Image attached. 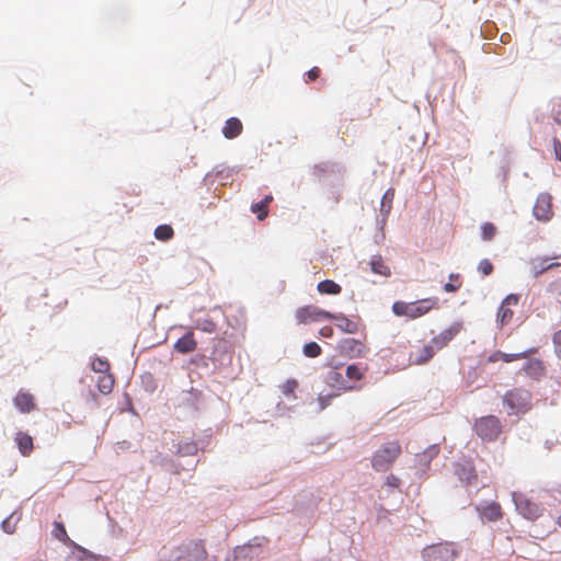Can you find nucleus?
<instances>
[{
    "label": "nucleus",
    "instance_id": "obj_13",
    "mask_svg": "<svg viewBox=\"0 0 561 561\" xmlns=\"http://www.w3.org/2000/svg\"><path fill=\"white\" fill-rule=\"evenodd\" d=\"M435 355V347L432 343L425 344L422 347L412 351L409 355V362L411 365H424L428 363Z\"/></svg>",
    "mask_w": 561,
    "mask_h": 561
},
{
    "label": "nucleus",
    "instance_id": "obj_43",
    "mask_svg": "<svg viewBox=\"0 0 561 561\" xmlns=\"http://www.w3.org/2000/svg\"><path fill=\"white\" fill-rule=\"evenodd\" d=\"M320 76V69L318 67H313L307 72V78L309 81H314Z\"/></svg>",
    "mask_w": 561,
    "mask_h": 561
},
{
    "label": "nucleus",
    "instance_id": "obj_29",
    "mask_svg": "<svg viewBox=\"0 0 561 561\" xmlns=\"http://www.w3.org/2000/svg\"><path fill=\"white\" fill-rule=\"evenodd\" d=\"M173 234V228L169 225H160L154 230V237L160 241H168Z\"/></svg>",
    "mask_w": 561,
    "mask_h": 561
},
{
    "label": "nucleus",
    "instance_id": "obj_4",
    "mask_svg": "<svg viewBox=\"0 0 561 561\" xmlns=\"http://www.w3.org/2000/svg\"><path fill=\"white\" fill-rule=\"evenodd\" d=\"M474 432L484 442H494L502 433V424L494 415L481 416L474 421Z\"/></svg>",
    "mask_w": 561,
    "mask_h": 561
},
{
    "label": "nucleus",
    "instance_id": "obj_28",
    "mask_svg": "<svg viewBox=\"0 0 561 561\" xmlns=\"http://www.w3.org/2000/svg\"><path fill=\"white\" fill-rule=\"evenodd\" d=\"M197 453V445L193 440H182L178 445L176 454L180 456H192Z\"/></svg>",
    "mask_w": 561,
    "mask_h": 561
},
{
    "label": "nucleus",
    "instance_id": "obj_39",
    "mask_svg": "<svg viewBox=\"0 0 561 561\" xmlns=\"http://www.w3.org/2000/svg\"><path fill=\"white\" fill-rule=\"evenodd\" d=\"M552 342L556 355L561 359V329L553 334Z\"/></svg>",
    "mask_w": 561,
    "mask_h": 561
},
{
    "label": "nucleus",
    "instance_id": "obj_38",
    "mask_svg": "<svg viewBox=\"0 0 561 561\" xmlns=\"http://www.w3.org/2000/svg\"><path fill=\"white\" fill-rule=\"evenodd\" d=\"M478 271L483 275L488 276L493 272V265L488 259H483L479 262Z\"/></svg>",
    "mask_w": 561,
    "mask_h": 561
},
{
    "label": "nucleus",
    "instance_id": "obj_25",
    "mask_svg": "<svg viewBox=\"0 0 561 561\" xmlns=\"http://www.w3.org/2000/svg\"><path fill=\"white\" fill-rule=\"evenodd\" d=\"M114 383L115 380L113 375L107 373L99 376L96 387L101 393L108 394L110 392H112Z\"/></svg>",
    "mask_w": 561,
    "mask_h": 561
},
{
    "label": "nucleus",
    "instance_id": "obj_31",
    "mask_svg": "<svg viewBox=\"0 0 561 561\" xmlns=\"http://www.w3.org/2000/svg\"><path fill=\"white\" fill-rule=\"evenodd\" d=\"M302 352L305 356L314 358L321 354V347L316 342H309L304 345Z\"/></svg>",
    "mask_w": 561,
    "mask_h": 561
},
{
    "label": "nucleus",
    "instance_id": "obj_41",
    "mask_svg": "<svg viewBox=\"0 0 561 561\" xmlns=\"http://www.w3.org/2000/svg\"><path fill=\"white\" fill-rule=\"evenodd\" d=\"M552 147L554 157L558 161H561V141L558 138L552 139Z\"/></svg>",
    "mask_w": 561,
    "mask_h": 561
},
{
    "label": "nucleus",
    "instance_id": "obj_49",
    "mask_svg": "<svg viewBox=\"0 0 561 561\" xmlns=\"http://www.w3.org/2000/svg\"><path fill=\"white\" fill-rule=\"evenodd\" d=\"M557 524L561 527V515L558 517Z\"/></svg>",
    "mask_w": 561,
    "mask_h": 561
},
{
    "label": "nucleus",
    "instance_id": "obj_22",
    "mask_svg": "<svg viewBox=\"0 0 561 561\" xmlns=\"http://www.w3.org/2000/svg\"><path fill=\"white\" fill-rule=\"evenodd\" d=\"M481 516L489 522H496L502 518V507L499 503L492 502L481 511Z\"/></svg>",
    "mask_w": 561,
    "mask_h": 561
},
{
    "label": "nucleus",
    "instance_id": "obj_42",
    "mask_svg": "<svg viewBox=\"0 0 561 561\" xmlns=\"http://www.w3.org/2000/svg\"><path fill=\"white\" fill-rule=\"evenodd\" d=\"M400 484V479L393 474H389L387 478H386V485L390 486V488H398Z\"/></svg>",
    "mask_w": 561,
    "mask_h": 561
},
{
    "label": "nucleus",
    "instance_id": "obj_35",
    "mask_svg": "<svg viewBox=\"0 0 561 561\" xmlns=\"http://www.w3.org/2000/svg\"><path fill=\"white\" fill-rule=\"evenodd\" d=\"M196 328L204 332L213 333L216 331V323L210 319L198 320Z\"/></svg>",
    "mask_w": 561,
    "mask_h": 561
},
{
    "label": "nucleus",
    "instance_id": "obj_21",
    "mask_svg": "<svg viewBox=\"0 0 561 561\" xmlns=\"http://www.w3.org/2000/svg\"><path fill=\"white\" fill-rule=\"evenodd\" d=\"M243 130V125L241 121L237 117H230L226 121L225 126L222 127V134L227 139H233L241 135Z\"/></svg>",
    "mask_w": 561,
    "mask_h": 561
},
{
    "label": "nucleus",
    "instance_id": "obj_47",
    "mask_svg": "<svg viewBox=\"0 0 561 561\" xmlns=\"http://www.w3.org/2000/svg\"><path fill=\"white\" fill-rule=\"evenodd\" d=\"M244 552V548L236 550V556L241 554Z\"/></svg>",
    "mask_w": 561,
    "mask_h": 561
},
{
    "label": "nucleus",
    "instance_id": "obj_34",
    "mask_svg": "<svg viewBox=\"0 0 561 561\" xmlns=\"http://www.w3.org/2000/svg\"><path fill=\"white\" fill-rule=\"evenodd\" d=\"M251 211L256 214L259 220H263L268 215V208L261 202L251 205Z\"/></svg>",
    "mask_w": 561,
    "mask_h": 561
},
{
    "label": "nucleus",
    "instance_id": "obj_3",
    "mask_svg": "<svg viewBox=\"0 0 561 561\" xmlns=\"http://www.w3.org/2000/svg\"><path fill=\"white\" fill-rule=\"evenodd\" d=\"M206 556L202 540H187L172 550V561H202Z\"/></svg>",
    "mask_w": 561,
    "mask_h": 561
},
{
    "label": "nucleus",
    "instance_id": "obj_14",
    "mask_svg": "<svg viewBox=\"0 0 561 561\" xmlns=\"http://www.w3.org/2000/svg\"><path fill=\"white\" fill-rule=\"evenodd\" d=\"M538 352V348L537 347H530L524 352H520V353H514V354H507V353H503L501 351H497V352H494L493 354H491L489 356V362H497V360H503L505 363H511V362H514V360H518V359H523V358H528L529 356L536 354Z\"/></svg>",
    "mask_w": 561,
    "mask_h": 561
},
{
    "label": "nucleus",
    "instance_id": "obj_1",
    "mask_svg": "<svg viewBox=\"0 0 561 561\" xmlns=\"http://www.w3.org/2000/svg\"><path fill=\"white\" fill-rule=\"evenodd\" d=\"M438 307L436 297L420 299L414 302L396 301L392 305V312L398 317L417 319Z\"/></svg>",
    "mask_w": 561,
    "mask_h": 561
},
{
    "label": "nucleus",
    "instance_id": "obj_12",
    "mask_svg": "<svg viewBox=\"0 0 561 561\" xmlns=\"http://www.w3.org/2000/svg\"><path fill=\"white\" fill-rule=\"evenodd\" d=\"M327 382L342 391H352L358 388L356 385L347 383L345 381V373L343 374L339 367H334L328 371Z\"/></svg>",
    "mask_w": 561,
    "mask_h": 561
},
{
    "label": "nucleus",
    "instance_id": "obj_7",
    "mask_svg": "<svg viewBox=\"0 0 561 561\" xmlns=\"http://www.w3.org/2000/svg\"><path fill=\"white\" fill-rule=\"evenodd\" d=\"M513 501L515 503L516 510L527 519L535 520L537 519L541 513V507L527 499L525 495L520 493H513Z\"/></svg>",
    "mask_w": 561,
    "mask_h": 561
},
{
    "label": "nucleus",
    "instance_id": "obj_10",
    "mask_svg": "<svg viewBox=\"0 0 561 561\" xmlns=\"http://www.w3.org/2000/svg\"><path fill=\"white\" fill-rule=\"evenodd\" d=\"M519 297L515 294H510L502 301L499 310H497V321L504 325L512 321L514 312L512 307L517 306Z\"/></svg>",
    "mask_w": 561,
    "mask_h": 561
},
{
    "label": "nucleus",
    "instance_id": "obj_30",
    "mask_svg": "<svg viewBox=\"0 0 561 561\" xmlns=\"http://www.w3.org/2000/svg\"><path fill=\"white\" fill-rule=\"evenodd\" d=\"M91 368L101 375L110 373V363L106 359L103 358H94Z\"/></svg>",
    "mask_w": 561,
    "mask_h": 561
},
{
    "label": "nucleus",
    "instance_id": "obj_23",
    "mask_svg": "<svg viewBox=\"0 0 561 561\" xmlns=\"http://www.w3.org/2000/svg\"><path fill=\"white\" fill-rule=\"evenodd\" d=\"M370 267L375 274L388 277L391 274L390 267L385 263L380 255H374L370 259Z\"/></svg>",
    "mask_w": 561,
    "mask_h": 561
},
{
    "label": "nucleus",
    "instance_id": "obj_46",
    "mask_svg": "<svg viewBox=\"0 0 561 561\" xmlns=\"http://www.w3.org/2000/svg\"><path fill=\"white\" fill-rule=\"evenodd\" d=\"M554 121L561 125V110H558L554 114Z\"/></svg>",
    "mask_w": 561,
    "mask_h": 561
},
{
    "label": "nucleus",
    "instance_id": "obj_5",
    "mask_svg": "<svg viewBox=\"0 0 561 561\" xmlns=\"http://www.w3.org/2000/svg\"><path fill=\"white\" fill-rule=\"evenodd\" d=\"M503 402L508 414L522 413L530 405V393L523 389H514L505 393Z\"/></svg>",
    "mask_w": 561,
    "mask_h": 561
},
{
    "label": "nucleus",
    "instance_id": "obj_48",
    "mask_svg": "<svg viewBox=\"0 0 561 561\" xmlns=\"http://www.w3.org/2000/svg\"><path fill=\"white\" fill-rule=\"evenodd\" d=\"M7 525H8V522H3L2 527L4 528L5 531L11 533V530H8Z\"/></svg>",
    "mask_w": 561,
    "mask_h": 561
},
{
    "label": "nucleus",
    "instance_id": "obj_16",
    "mask_svg": "<svg viewBox=\"0 0 561 561\" xmlns=\"http://www.w3.org/2000/svg\"><path fill=\"white\" fill-rule=\"evenodd\" d=\"M527 359L528 360L523 367L525 374L535 380L541 379L546 375V366L543 362L539 358H530V356Z\"/></svg>",
    "mask_w": 561,
    "mask_h": 561
},
{
    "label": "nucleus",
    "instance_id": "obj_18",
    "mask_svg": "<svg viewBox=\"0 0 561 561\" xmlns=\"http://www.w3.org/2000/svg\"><path fill=\"white\" fill-rule=\"evenodd\" d=\"M197 348V342L194 339V333L190 330L186 334L180 337L174 343V350L181 354H188Z\"/></svg>",
    "mask_w": 561,
    "mask_h": 561
},
{
    "label": "nucleus",
    "instance_id": "obj_19",
    "mask_svg": "<svg viewBox=\"0 0 561 561\" xmlns=\"http://www.w3.org/2000/svg\"><path fill=\"white\" fill-rule=\"evenodd\" d=\"M531 274L535 277H538L539 275L543 274L545 272L560 266V263L558 262H550L549 257H536L531 261Z\"/></svg>",
    "mask_w": 561,
    "mask_h": 561
},
{
    "label": "nucleus",
    "instance_id": "obj_32",
    "mask_svg": "<svg viewBox=\"0 0 561 561\" xmlns=\"http://www.w3.org/2000/svg\"><path fill=\"white\" fill-rule=\"evenodd\" d=\"M298 388V381L296 379H288L282 386V392L286 397H295V391Z\"/></svg>",
    "mask_w": 561,
    "mask_h": 561
},
{
    "label": "nucleus",
    "instance_id": "obj_45",
    "mask_svg": "<svg viewBox=\"0 0 561 561\" xmlns=\"http://www.w3.org/2000/svg\"><path fill=\"white\" fill-rule=\"evenodd\" d=\"M273 201V196L272 195H266L262 201L261 203L264 204L265 207L268 208V204Z\"/></svg>",
    "mask_w": 561,
    "mask_h": 561
},
{
    "label": "nucleus",
    "instance_id": "obj_40",
    "mask_svg": "<svg viewBox=\"0 0 561 561\" xmlns=\"http://www.w3.org/2000/svg\"><path fill=\"white\" fill-rule=\"evenodd\" d=\"M335 397H336V394L320 396V397L318 398V402H319V405H320V410L325 409V408L330 404L331 400H332L333 398H335Z\"/></svg>",
    "mask_w": 561,
    "mask_h": 561
},
{
    "label": "nucleus",
    "instance_id": "obj_11",
    "mask_svg": "<svg viewBox=\"0 0 561 561\" xmlns=\"http://www.w3.org/2000/svg\"><path fill=\"white\" fill-rule=\"evenodd\" d=\"M551 196L549 194H540L534 206V215L537 219L547 221L552 216Z\"/></svg>",
    "mask_w": 561,
    "mask_h": 561
},
{
    "label": "nucleus",
    "instance_id": "obj_9",
    "mask_svg": "<svg viewBox=\"0 0 561 561\" xmlns=\"http://www.w3.org/2000/svg\"><path fill=\"white\" fill-rule=\"evenodd\" d=\"M422 558L424 561H449L451 552L446 545H433L423 549Z\"/></svg>",
    "mask_w": 561,
    "mask_h": 561
},
{
    "label": "nucleus",
    "instance_id": "obj_44",
    "mask_svg": "<svg viewBox=\"0 0 561 561\" xmlns=\"http://www.w3.org/2000/svg\"><path fill=\"white\" fill-rule=\"evenodd\" d=\"M320 335L324 337H331L333 335V329L329 325H325L320 329Z\"/></svg>",
    "mask_w": 561,
    "mask_h": 561
},
{
    "label": "nucleus",
    "instance_id": "obj_2",
    "mask_svg": "<svg viewBox=\"0 0 561 561\" xmlns=\"http://www.w3.org/2000/svg\"><path fill=\"white\" fill-rule=\"evenodd\" d=\"M402 453L399 442H388L377 449L371 458V467L378 472L388 471Z\"/></svg>",
    "mask_w": 561,
    "mask_h": 561
},
{
    "label": "nucleus",
    "instance_id": "obj_20",
    "mask_svg": "<svg viewBox=\"0 0 561 561\" xmlns=\"http://www.w3.org/2000/svg\"><path fill=\"white\" fill-rule=\"evenodd\" d=\"M367 371V367L362 364H351L346 366L345 381L347 383L356 385L357 381L362 380Z\"/></svg>",
    "mask_w": 561,
    "mask_h": 561
},
{
    "label": "nucleus",
    "instance_id": "obj_26",
    "mask_svg": "<svg viewBox=\"0 0 561 561\" xmlns=\"http://www.w3.org/2000/svg\"><path fill=\"white\" fill-rule=\"evenodd\" d=\"M332 320H336V325L340 330L346 333H356L357 332V323L350 320L343 314H334V318Z\"/></svg>",
    "mask_w": 561,
    "mask_h": 561
},
{
    "label": "nucleus",
    "instance_id": "obj_15",
    "mask_svg": "<svg viewBox=\"0 0 561 561\" xmlns=\"http://www.w3.org/2000/svg\"><path fill=\"white\" fill-rule=\"evenodd\" d=\"M15 408L21 413H30L36 409V403L32 393L20 390L13 399Z\"/></svg>",
    "mask_w": 561,
    "mask_h": 561
},
{
    "label": "nucleus",
    "instance_id": "obj_27",
    "mask_svg": "<svg viewBox=\"0 0 561 561\" xmlns=\"http://www.w3.org/2000/svg\"><path fill=\"white\" fill-rule=\"evenodd\" d=\"M51 535L57 540L61 541L65 545L71 543V540L67 534L66 527L60 522H55L53 525Z\"/></svg>",
    "mask_w": 561,
    "mask_h": 561
},
{
    "label": "nucleus",
    "instance_id": "obj_8",
    "mask_svg": "<svg viewBox=\"0 0 561 561\" xmlns=\"http://www.w3.org/2000/svg\"><path fill=\"white\" fill-rule=\"evenodd\" d=\"M462 328V322H454L447 329L443 330L438 335L434 336L431 340V343L433 344L435 350H442L445 346H447L449 342L461 332Z\"/></svg>",
    "mask_w": 561,
    "mask_h": 561
},
{
    "label": "nucleus",
    "instance_id": "obj_6",
    "mask_svg": "<svg viewBox=\"0 0 561 561\" xmlns=\"http://www.w3.org/2000/svg\"><path fill=\"white\" fill-rule=\"evenodd\" d=\"M295 318L299 324H307L309 322L331 320L334 318V314L327 310L310 305L298 308L296 310Z\"/></svg>",
    "mask_w": 561,
    "mask_h": 561
},
{
    "label": "nucleus",
    "instance_id": "obj_33",
    "mask_svg": "<svg viewBox=\"0 0 561 561\" xmlns=\"http://www.w3.org/2000/svg\"><path fill=\"white\" fill-rule=\"evenodd\" d=\"M449 279L451 282L446 283L444 285V290L446 293H455V291H457L460 288V286H461V282L459 280L460 279L459 274H450L449 275Z\"/></svg>",
    "mask_w": 561,
    "mask_h": 561
},
{
    "label": "nucleus",
    "instance_id": "obj_37",
    "mask_svg": "<svg viewBox=\"0 0 561 561\" xmlns=\"http://www.w3.org/2000/svg\"><path fill=\"white\" fill-rule=\"evenodd\" d=\"M344 347L346 350H350L351 352H357V353H360L364 345L362 342L355 340V339H347L344 341Z\"/></svg>",
    "mask_w": 561,
    "mask_h": 561
},
{
    "label": "nucleus",
    "instance_id": "obj_24",
    "mask_svg": "<svg viewBox=\"0 0 561 561\" xmlns=\"http://www.w3.org/2000/svg\"><path fill=\"white\" fill-rule=\"evenodd\" d=\"M317 289L322 295H339L342 291V287L332 279L320 282Z\"/></svg>",
    "mask_w": 561,
    "mask_h": 561
},
{
    "label": "nucleus",
    "instance_id": "obj_36",
    "mask_svg": "<svg viewBox=\"0 0 561 561\" xmlns=\"http://www.w3.org/2000/svg\"><path fill=\"white\" fill-rule=\"evenodd\" d=\"M483 240H491L496 232V227L492 222H484L481 227Z\"/></svg>",
    "mask_w": 561,
    "mask_h": 561
},
{
    "label": "nucleus",
    "instance_id": "obj_17",
    "mask_svg": "<svg viewBox=\"0 0 561 561\" xmlns=\"http://www.w3.org/2000/svg\"><path fill=\"white\" fill-rule=\"evenodd\" d=\"M14 442L22 456L28 457L33 453L34 442L33 437L28 433L23 431L16 432L14 436Z\"/></svg>",
    "mask_w": 561,
    "mask_h": 561
}]
</instances>
